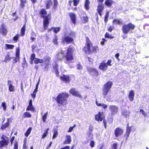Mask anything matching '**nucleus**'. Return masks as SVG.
<instances>
[{"label": "nucleus", "mask_w": 149, "mask_h": 149, "mask_svg": "<svg viewBox=\"0 0 149 149\" xmlns=\"http://www.w3.org/2000/svg\"><path fill=\"white\" fill-rule=\"evenodd\" d=\"M86 44L83 49L85 53L90 54L92 52H96L98 51V47L96 46L93 47L92 43L88 37H86Z\"/></svg>", "instance_id": "obj_1"}, {"label": "nucleus", "mask_w": 149, "mask_h": 149, "mask_svg": "<svg viewBox=\"0 0 149 149\" xmlns=\"http://www.w3.org/2000/svg\"><path fill=\"white\" fill-rule=\"evenodd\" d=\"M73 51L74 47L72 45L70 46L68 48L65 54V63L69 64L72 62L74 59L73 55Z\"/></svg>", "instance_id": "obj_2"}, {"label": "nucleus", "mask_w": 149, "mask_h": 149, "mask_svg": "<svg viewBox=\"0 0 149 149\" xmlns=\"http://www.w3.org/2000/svg\"><path fill=\"white\" fill-rule=\"evenodd\" d=\"M69 95L66 93L59 94L57 97L56 101L59 104L64 106L67 103V100Z\"/></svg>", "instance_id": "obj_3"}, {"label": "nucleus", "mask_w": 149, "mask_h": 149, "mask_svg": "<svg viewBox=\"0 0 149 149\" xmlns=\"http://www.w3.org/2000/svg\"><path fill=\"white\" fill-rule=\"evenodd\" d=\"M40 13L41 15V17H44L43 26L45 30L47 28L49 23V20L51 19V16L48 14L46 16L47 13L45 9H42L40 11Z\"/></svg>", "instance_id": "obj_4"}, {"label": "nucleus", "mask_w": 149, "mask_h": 149, "mask_svg": "<svg viewBox=\"0 0 149 149\" xmlns=\"http://www.w3.org/2000/svg\"><path fill=\"white\" fill-rule=\"evenodd\" d=\"M19 49H17L16 51V57L14 58L13 62L15 63L18 62L19 60ZM13 57H11L9 54H7L5 56L4 61L6 63L9 62L13 58Z\"/></svg>", "instance_id": "obj_5"}, {"label": "nucleus", "mask_w": 149, "mask_h": 149, "mask_svg": "<svg viewBox=\"0 0 149 149\" xmlns=\"http://www.w3.org/2000/svg\"><path fill=\"white\" fill-rule=\"evenodd\" d=\"M113 84L111 81H108L104 85L102 88V95L104 98L106 97V95L111 89Z\"/></svg>", "instance_id": "obj_6"}, {"label": "nucleus", "mask_w": 149, "mask_h": 149, "mask_svg": "<svg viewBox=\"0 0 149 149\" xmlns=\"http://www.w3.org/2000/svg\"><path fill=\"white\" fill-rule=\"evenodd\" d=\"M74 36V33L73 31H71L68 35L65 34L64 38L62 40L63 43L64 44L65 42H66L68 44L72 42L73 39L72 38Z\"/></svg>", "instance_id": "obj_7"}, {"label": "nucleus", "mask_w": 149, "mask_h": 149, "mask_svg": "<svg viewBox=\"0 0 149 149\" xmlns=\"http://www.w3.org/2000/svg\"><path fill=\"white\" fill-rule=\"evenodd\" d=\"M105 118V116L103 112H99L95 115V120L97 121H102Z\"/></svg>", "instance_id": "obj_8"}, {"label": "nucleus", "mask_w": 149, "mask_h": 149, "mask_svg": "<svg viewBox=\"0 0 149 149\" xmlns=\"http://www.w3.org/2000/svg\"><path fill=\"white\" fill-rule=\"evenodd\" d=\"M109 109L111 112L112 115H115L118 112V107L116 106L110 105L109 107Z\"/></svg>", "instance_id": "obj_9"}, {"label": "nucleus", "mask_w": 149, "mask_h": 149, "mask_svg": "<svg viewBox=\"0 0 149 149\" xmlns=\"http://www.w3.org/2000/svg\"><path fill=\"white\" fill-rule=\"evenodd\" d=\"M104 6L103 3H98L97 9V11L100 16H101L102 13L104 9Z\"/></svg>", "instance_id": "obj_10"}, {"label": "nucleus", "mask_w": 149, "mask_h": 149, "mask_svg": "<svg viewBox=\"0 0 149 149\" xmlns=\"http://www.w3.org/2000/svg\"><path fill=\"white\" fill-rule=\"evenodd\" d=\"M70 93L72 95L77 97L79 98H81L82 96L80 93L77 91L75 90L74 88L71 89L70 91Z\"/></svg>", "instance_id": "obj_11"}, {"label": "nucleus", "mask_w": 149, "mask_h": 149, "mask_svg": "<svg viewBox=\"0 0 149 149\" xmlns=\"http://www.w3.org/2000/svg\"><path fill=\"white\" fill-rule=\"evenodd\" d=\"M60 78L61 80L66 83L70 82L71 80L68 75H61L60 76Z\"/></svg>", "instance_id": "obj_12"}, {"label": "nucleus", "mask_w": 149, "mask_h": 149, "mask_svg": "<svg viewBox=\"0 0 149 149\" xmlns=\"http://www.w3.org/2000/svg\"><path fill=\"white\" fill-rule=\"evenodd\" d=\"M8 32L7 29L3 25H2L0 27V33L3 36H5Z\"/></svg>", "instance_id": "obj_13"}, {"label": "nucleus", "mask_w": 149, "mask_h": 149, "mask_svg": "<svg viewBox=\"0 0 149 149\" xmlns=\"http://www.w3.org/2000/svg\"><path fill=\"white\" fill-rule=\"evenodd\" d=\"M10 122H11L10 119L9 118H7L6 122L2 125L1 127V129L3 130L8 127L9 126V123Z\"/></svg>", "instance_id": "obj_14"}, {"label": "nucleus", "mask_w": 149, "mask_h": 149, "mask_svg": "<svg viewBox=\"0 0 149 149\" xmlns=\"http://www.w3.org/2000/svg\"><path fill=\"white\" fill-rule=\"evenodd\" d=\"M8 140L7 139H3L0 141V149L3 147H5L8 145Z\"/></svg>", "instance_id": "obj_15"}, {"label": "nucleus", "mask_w": 149, "mask_h": 149, "mask_svg": "<svg viewBox=\"0 0 149 149\" xmlns=\"http://www.w3.org/2000/svg\"><path fill=\"white\" fill-rule=\"evenodd\" d=\"M123 132V130L120 128H117L115 131V136L118 137L121 135Z\"/></svg>", "instance_id": "obj_16"}, {"label": "nucleus", "mask_w": 149, "mask_h": 149, "mask_svg": "<svg viewBox=\"0 0 149 149\" xmlns=\"http://www.w3.org/2000/svg\"><path fill=\"white\" fill-rule=\"evenodd\" d=\"M8 86L9 90L10 92H14L15 90L14 86L12 84V82L10 80L8 81Z\"/></svg>", "instance_id": "obj_17"}, {"label": "nucleus", "mask_w": 149, "mask_h": 149, "mask_svg": "<svg viewBox=\"0 0 149 149\" xmlns=\"http://www.w3.org/2000/svg\"><path fill=\"white\" fill-rule=\"evenodd\" d=\"M134 92L133 90H131L130 91L128 95V98L131 102L132 101L134 100Z\"/></svg>", "instance_id": "obj_18"}, {"label": "nucleus", "mask_w": 149, "mask_h": 149, "mask_svg": "<svg viewBox=\"0 0 149 149\" xmlns=\"http://www.w3.org/2000/svg\"><path fill=\"white\" fill-rule=\"evenodd\" d=\"M72 22L75 24L76 22V15L74 13H70L69 14Z\"/></svg>", "instance_id": "obj_19"}, {"label": "nucleus", "mask_w": 149, "mask_h": 149, "mask_svg": "<svg viewBox=\"0 0 149 149\" xmlns=\"http://www.w3.org/2000/svg\"><path fill=\"white\" fill-rule=\"evenodd\" d=\"M71 137L70 135H67L65 137V140L64 143L65 144H70L71 142Z\"/></svg>", "instance_id": "obj_20"}, {"label": "nucleus", "mask_w": 149, "mask_h": 149, "mask_svg": "<svg viewBox=\"0 0 149 149\" xmlns=\"http://www.w3.org/2000/svg\"><path fill=\"white\" fill-rule=\"evenodd\" d=\"M123 115L125 118H128L130 116V112L126 110H123L122 112Z\"/></svg>", "instance_id": "obj_21"}, {"label": "nucleus", "mask_w": 149, "mask_h": 149, "mask_svg": "<svg viewBox=\"0 0 149 149\" xmlns=\"http://www.w3.org/2000/svg\"><path fill=\"white\" fill-rule=\"evenodd\" d=\"M100 69L103 70H104L107 69V65L106 63H100L99 66Z\"/></svg>", "instance_id": "obj_22"}, {"label": "nucleus", "mask_w": 149, "mask_h": 149, "mask_svg": "<svg viewBox=\"0 0 149 149\" xmlns=\"http://www.w3.org/2000/svg\"><path fill=\"white\" fill-rule=\"evenodd\" d=\"M64 52L63 50H61L57 55V58L58 60H61L64 57Z\"/></svg>", "instance_id": "obj_23"}, {"label": "nucleus", "mask_w": 149, "mask_h": 149, "mask_svg": "<svg viewBox=\"0 0 149 149\" xmlns=\"http://www.w3.org/2000/svg\"><path fill=\"white\" fill-rule=\"evenodd\" d=\"M122 30L123 33L125 34H127L129 31L128 26L126 24L123 25L122 28Z\"/></svg>", "instance_id": "obj_24"}, {"label": "nucleus", "mask_w": 149, "mask_h": 149, "mask_svg": "<svg viewBox=\"0 0 149 149\" xmlns=\"http://www.w3.org/2000/svg\"><path fill=\"white\" fill-rule=\"evenodd\" d=\"M80 18L81 21L83 23L87 22L88 20V18L86 15H80Z\"/></svg>", "instance_id": "obj_25"}, {"label": "nucleus", "mask_w": 149, "mask_h": 149, "mask_svg": "<svg viewBox=\"0 0 149 149\" xmlns=\"http://www.w3.org/2000/svg\"><path fill=\"white\" fill-rule=\"evenodd\" d=\"M113 1L111 0H106L105 2V5L107 6H111L113 3Z\"/></svg>", "instance_id": "obj_26"}, {"label": "nucleus", "mask_w": 149, "mask_h": 149, "mask_svg": "<svg viewBox=\"0 0 149 149\" xmlns=\"http://www.w3.org/2000/svg\"><path fill=\"white\" fill-rule=\"evenodd\" d=\"M50 58L49 57H48L46 58L45 60V63L46 65V66L45 67V69L46 70L47 68V65H49L50 64Z\"/></svg>", "instance_id": "obj_27"}, {"label": "nucleus", "mask_w": 149, "mask_h": 149, "mask_svg": "<svg viewBox=\"0 0 149 149\" xmlns=\"http://www.w3.org/2000/svg\"><path fill=\"white\" fill-rule=\"evenodd\" d=\"M126 25L128 26V29H129V30H133L135 28V26L134 25L131 23H130Z\"/></svg>", "instance_id": "obj_28"}, {"label": "nucleus", "mask_w": 149, "mask_h": 149, "mask_svg": "<svg viewBox=\"0 0 149 149\" xmlns=\"http://www.w3.org/2000/svg\"><path fill=\"white\" fill-rule=\"evenodd\" d=\"M96 103L97 106L99 107H101L104 109H106L107 107V105L104 104L98 103L97 101L96 102Z\"/></svg>", "instance_id": "obj_29"}, {"label": "nucleus", "mask_w": 149, "mask_h": 149, "mask_svg": "<svg viewBox=\"0 0 149 149\" xmlns=\"http://www.w3.org/2000/svg\"><path fill=\"white\" fill-rule=\"evenodd\" d=\"M44 61L42 59H39L38 58H35L34 60V62L36 64L38 63H42Z\"/></svg>", "instance_id": "obj_30"}, {"label": "nucleus", "mask_w": 149, "mask_h": 149, "mask_svg": "<svg viewBox=\"0 0 149 149\" xmlns=\"http://www.w3.org/2000/svg\"><path fill=\"white\" fill-rule=\"evenodd\" d=\"M88 70L90 72L92 73L93 74H96L98 73L97 72L95 69L89 68H88Z\"/></svg>", "instance_id": "obj_31"}, {"label": "nucleus", "mask_w": 149, "mask_h": 149, "mask_svg": "<svg viewBox=\"0 0 149 149\" xmlns=\"http://www.w3.org/2000/svg\"><path fill=\"white\" fill-rule=\"evenodd\" d=\"M23 116L24 118H30L31 117V115L30 113L26 112L24 113Z\"/></svg>", "instance_id": "obj_32"}, {"label": "nucleus", "mask_w": 149, "mask_h": 149, "mask_svg": "<svg viewBox=\"0 0 149 149\" xmlns=\"http://www.w3.org/2000/svg\"><path fill=\"white\" fill-rule=\"evenodd\" d=\"M61 29V28L60 27H53L52 28V29H53L54 32L55 33H57Z\"/></svg>", "instance_id": "obj_33"}, {"label": "nucleus", "mask_w": 149, "mask_h": 149, "mask_svg": "<svg viewBox=\"0 0 149 149\" xmlns=\"http://www.w3.org/2000/svg\"><path fill=\"white\" fill-rule=\"evenodd\" d=\"M131 127H127V130L126 133V135L127 136V138H128L131 132Z\"/></svg>", "instance_id": "obj_34"}, {"label": "nucleus", "mask_w": 149, "mask_h": 149, "mask_svg": "<svg viewBox=\"0 0 149 149\" xmlns=\"http://www.w3.org/2000/svg\"><path fill=\"white\" fill-rule=\"evenodd\" d=\"M52 2L51 0L47 1L46 3V7L47 8V9L49 8L52 6Z\"/></svg>", "instance_id": "obj_35"}, {"label": "nucleus", "mask_w": 149, "mask_h": 149, "mask_svg": "<svg viewBox=\"0 0 149 149\" xmlns=\"http://www.w3.org/2000/svg\"><path fill=\"white\" fill-rule=\"evenodd\" d=\"M90 2L88 0H86L85 3V7L86 10H88L89 9V4Z\"/></svg>", "instance_id": "obj_36"}, {"label": "nucleus", "mask_w": 149, "mask_h": 149, "mask_svg": "<svg viewBox=\"0 0 149 149\" xmlns=\"http://www.w3.org/2000/svg\"><path fill=\"white\" fill-rule=\"evenodd\" d=\"M20 6L21 8H23L26 3V0H20Z\"/></svg>", "instance_id": "obj_37"}, {"label": "nucleus", "mask_w": 149, "mask_h": 149, "mask_svg": "<svg viewBox=\"0 0 149 149\" xmlns=\"http://www.w3.org/2000/svg\"><path fill=\"white\" fill-rule=\"evenodd\" d=\"M25 24L22 27L21 29V35L22 36H23L25 34Z\"/></svg>", "instance_id": "obj_38"}, {"label": "nucleus", "mask_w": 149, "mask_h": 149, "mask_svg": "<svg viewBox=\"0 0 149 149\" xmlns=\"http://www.w3.org/2000/svg\"><path fill=\"white\" fill-rule=\"evenodd\" d=\"M5 46L6 47V49H13L14 47V46L13 45L6 44Z\"/></svg>", "instance_id": "obj_39"}, {"label": "nucleus", "mask_w": 149, "mask_h": 149, "mask_svg": "<svg viewBox=\"0 0 149 149\" xmlns=\"http://www.w3.org/2000/svg\"><path fill=\"white\" fill-rule=\"evenodd\" d=\"M47 115L48 112H46L42 116V120L44 122H46Z\"/></svg>", "instance_id": "obj_40"}, {"label": "nucleus", "mask_w": 149, "mask_h": 149, "mask_svg": "<svg viewBox=\"0 0 149 149\" xmlns=\"http://www.w3.org/2000/svg\"><path fill=\"white\" fill-rule=\"evenodd\" d=\"M34 109L32 105H29L26 108V110L27 111H33Z\"/></svg>", "instance_id": "obj_41"}, {"label": "nucleus", "mask_w": 149, "mask_h": 149, "mask_svg": "<svg viewBox=\"0 0 149 149\" xmlns=\"http://www.w3.org/2000/svg\"><path fill=\"white\" fill-rule=\"evenodd\" d=\"M58 135V132L57 130H55L54 131V134L53 136V139L55 138Z\"/></svg>", "instance_id": "obj_42"}, {"label": "nucleus", "mask_w": 149, "mask_h": 149, "mask_svg": "<svg viewBox=\"0 0 149 149\" xmlns=\"http://www.w3.org/2000/svg\"><path fill=\"white\" fill-rule=\"evenodd\" d=\"M49 128H48L47 129V130L45 132L43 135L42 136V139H43L45 137L47 136V134L48 133V131L49 130Z\"/></svg>", "instance_id": "obj_43"}, {"label": "nucleus", "mask_w": 149, "mask_h": 149, "mask_svg": "<svg viewBox=\"0 0 149 149\" xmlns=\"http://www.w3.org/2000/svg\"><path fill=\"white\" fill-rule=\"evenodd\" d=\"M105 37L110 39H113L114 37L110 35L109 33H106L105 35Z\"/></svg>", "instance_id": "obj_44"}, {"label": "nucleus", "mask_w": 149, "mask_h": 149, "mask_svg": "<svg viewBox=\"0 0 149 149\" xmlns=\"http://www.w3.org/2000/svg\"><path fill=\"white\" fill-rule=\"evenodd\" d=\"M31 129V128H29L27 130L26 133L25 134V136L27 137L30 134Z\"/></svg>", "instance_id": "obj_45"}, {"label": "nucleus", "mask_w": 149, "mask_h": 149, "mask_svg": "<svg viewBox=\"0 0 149 149\" xmlns=\"http://www.w3.org/2000/svg\"><path fill=\"white\" fill-rule=\"evenodd\" d=\"M1 105L3 107V110L4 111H6V103L5 102H2Z\"/></svg>", "instance_id": "obj_46"}, {"label": "nucleus", "mask_w": 149, "mask_h": 149, "mask_svg": "<svg viewBox=\"0 0 149 149\" xmlns=\"http://www.w3.org/2000/svg\"><path fill=\"white\" fill-rule=\"evenodd\" d=\"M40 81V79L39 78V79L38 81V82L37 84H36V88L35 89L34 91H33V92H34L35 93H36V94L37 92L38 91V86L39 84V83Z\"/></svg>", "instance_id": "obj_47"}, {"label": "nucleus", "mask_w": 149, "mask_h": 149, "mask_svg": "<svg viewBox=\"0 0 149 149\" xmlns=\"http://www.w3.org/2000/svg\"><path fill=\"white\" fill-rule=\"evenodd\" d=\"M113 23H115L116 24H120L121 23V22L118 19H114L113 21Z\"/></svg>", "instance_id": "obj_48"}, {"label": "nucleus", "mask_w": 149, "mask_h": 149, "mask_svg": "<svg viewBox=\"0 0 149 149\" xmlns=\"http://www.w3.org/2000/svg\"><path fill=\"white\" fill-rule=\"evenodd\" d=\"M57 40V36H55L53 40V42L55 45H58Z\"/></svg>", "instance_id": "obj_49"}, {"label": "nucleus", "mask_w": 149, "mask_h": 149, "mask_svg": "<svg viewBox=\"0 0 149 149\" xmlns=\"http://www.w3.org/2000/svg\"><path fill=\"white\" fill-rule=\"evenodd\" d=\"M13 149H18V143L17 141L15 142L14 144Z\"/></svg>", "instance_id": "obj_50"}, {"label": "nucleus", "mask_w": 149, "mask_h": 149, "mask_svg": "<svg viewBox=\"0 0 149 149\" xmlns=\"http://www.w3.org/2000/svg\"><path fill=\"white\" fill-rule=\"evenodd\" d=\"M74 5L76 6L78 4L79 2V0H73Z\"/></svg>", "instance_id": "obj_51"}, {"label": "nucleus", "mask_w": 149, "mask_h": 149, "mask_svg": "<svg viewBox=\"0 0 149 149\" xmlns=\"http://www.w3.org/2000/svg\"><path fill=\"white\" fill-rule=\"evenodd\" d=\"M57 67H58V65H57V64H56L55 65V66H54L53 67V68L54 69V70H55V73L56 74H58V68H57Z\"/></svg>", "instance_id": "obj_52"}, {"label": "nucleus", "mask_w": 149, "mask_h": 149, "mask_svg": "<svg viewBox=\"0 0 149 149\" xmlns=\"http://www.w3.org/2000/svg\"><path fill=\"white\" fill-rule=\"evenodd\" d=\"M76 125L74 124L73 127H70L68 130V132H71L72 131L74 128L76 127Z\"/></svg>", "instance_id": "obj_53"}, {"label": "nucleus", "mask_w": 149, "mask_h": 149, "mask_svg": "<svg viewBox=\"0 0 149 149\" xmlns=\"http://www.w3.org/2000/svg\"><path fill=\"white\" fill-rule=\"evenodd\" d=\"M88 136L89 137V139H93V135L92 134L89 132L88 134Z\"/></svg>", "instance_id": "obj_54"}, {"label": "nucleus", "mask_w": 149, "mask_h": 149, "mask_svg": "<svg viewBox=\"0 0 149 149\" xmlns=\"http://www.w3.org/2000/svg\"><path fill=\"white\" fill-rule=\"evenodd\" d=\"M140 113H141L145 116H146V113L143 109H140Z\"/></svg>", "instance_id": "obj_55"}, {"label": "nucleus", "mask_w": 149, "mask_h": 149, "mask_svg": "<svg viewBox=\"0 0 149 149\" xmlns=\"http://www.w3.org/2000/svg\"><path fill=\"white\" fill-rule=\"evenodd\" d=\"M35 56L34 54H32L31 56V59L32 61H33L34 59H35Z\"/></svg>", "instance_id": "obj_56"}, {"label": "nucleus", "mask_w": 149, "mask_h": 149, "mask_svg": "<svg viewBox=\"0 0 149 149\" xmlns=\"http://www.w3.org/2000/svg\"><path fill=\"white\" fill-rule=\"evenodd\" d=\"M95 142L94 141H91L90 143V146L91 147H93L94 146Z\"/></svg>", "instance_id": "obj_57"}, {"label": "nucleus", "mask_w": 149, "mask_h": 149, "mask_svg": "<svg viewBox=\"0 0 149 149\" xmlns=\"http://www.w3.org/2000/svg\"><path fill=\"white\" fill-rule=\"evenodd\" d=\"M109 17V12L107 13L105 17V19H104V21L105 22H107V21L108 18Z\"/></svg>", "instance_id": "obj_58"}, {"label": "nucleus", "mask_w": 149, "mask_h": 149, "mask_svg": "<svg viewBox=\"0 0 149 149\" xmlns=\"http://www.w3.org/2000/svg\"><path fill=\"white\" fill-rule=\"evenodd\" d=\"M19 37V35L17 34L16 36H15L13 37V39L15 41L17 40L18 39Z\"/></svg>", "instance_id": "obj_59"}, {"label": "nucleus", "mask_w": 149, "mask_h": 149, "mask_svg": "<svg viewBox=\"0 0 149 149\" xmlns=\"http://www.w3.org/2000/svg\"><path fill=\"white\" fill-rule=\"evenodd\" d=\"M112 62V61L110 60H108L107 64V65H109V66H111V64Z\"/></svg>", "instance_id": "obj_60"}, {"label": "nucleus", "mask_w": 149, "mask_h": 149, "mask_svg": "<svg viewBox=\"0 0 149 149\" xmlns=\"http://www.w3.org/2000/svg\"><path fill=\"white\" fill-rule=\"evenodd\" d=\"M77 68L78 70H81L82 69V67L79 64H78L77 66Z\"/></svg>", "instance_id": "obj_61"}, {"label": "nucleus", "mask_w": 149, "mask_h": 149, "mask_svg": "<svg viewBox=\"0 0 149 149\" xmlns=\"http://www.w3.org/2000/svg\"><path fill=\"white\" fill-rule=\"evenodd\" d=\"M54 5L55 7L56 6L58 5V2L57 0H54Z\"/></svg>", "instance_id": "obj_62"}, {"label": "nucleus", "mask_w": 149, "mask_h": 149, "mask_svg": "<svg viewBox=\"0 0 149 149\" xmlns=\"http://www.w3.org/2000/svg\"><path fill=\"white\" fill-rule=\"evenodd\" d=\"M117 144L116 143L113 144V146L112 149H117Z\"/></svg>", "instance_id": "obj_63"}, {"label": "nucleus", "mask_w": 149, "mask_h": 149, "mask_svg": "<svg viewBox=\"0 0 149 149\" xmlns=\"http://www.w3.org/2000/svg\"><path fill=\"white\" fill-rule=\"evenodd\" d=\"M119 53H118L117 54H116L115 56L116 58L118 61H119V58L118 57H119Z\"/></svg>", "instance_id": "obj_64"}]
</instances>
